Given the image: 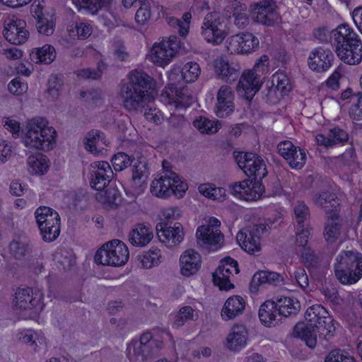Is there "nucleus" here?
Listing matches in <instances>:
<instances>
[{"label": "nucleus", "instance_id": "1", "mask_svg": "<svg viewBox=\"0 0 362 362\" xmlns=\"http://www.w3.org/2000/svg\"><path fill=\"white\" fill-rule=\"evenodd\" d=\"M305 322H299L293 329V335L301 339L310 348L315 347L317 337L329 339L334 335L337 322L322 305L308 308L305 314Z\"/></svg>", "mask_w": 362, "mask_h": 362}, {"label": "nucleus", "instance_id": "2", "mask_svg": "<svg viewBox=\"0 0 362 362\" xmlns=\"http://www.w3.org/2000/svg\"><path fill=\"white\" fill-rule=\"evenodd\" d=\"M156 95L151 78L142 71L134 70L129 74L127 81L122 83L119 98L126 109L134 110L141 104H152Z\"/></svg>", "mask_w": 362, "mask_h": 362}, {"label": "nucleus", "instance_id": "3", "mask_svg": "<svg viewBox=\"0 0 362 362\" xmlns=\"http://www.w3.org/2000/svg\"><path fill=\"white\" fill-rule=\"evenodd\" d=\"M57 132L43 117H35L25 122L22 130L25 147L42 152H49L57 144Z\"/></svg>", "mask_w": 362, "mask_h": 362}, {"label": "nucleus", "instance_id": "4", "mask_svg": "<svg viewBox=\"0 0 362 362\" xmlns=\"http://www.w3.org/2000/svg\"><path fill=\"white\" fill-rule=\"evenodd\" d=\"M337 56L346 64L357 65L362 61V40L347 24L338 25L331 32Z\"/></svg>", "mask_w": 362, "mask_h": 362}, {"label": "nucleus", "instance_id": "5", "mask_svg": "<svg viewBox=\"0 0 362 362\" xmlns=\"http://www.w3.org/2000/svg\"><path fill=\"white\" fill-rule=\"evenodd\" d=\"M45 304L43 293L30 287H19L12 295L11 308L22 318L38 322Z\"/></svg>", "mask_w": 362, "mask_h": 362}, {"label": "nucleus", "instance_id": "6", "mask_svg": "<svg viewBox=\"0 0 362 362\" xmlns=\"http://www.w3.org/2000/svg\"><path fill=\"white\" fill-rule=\"evenodd\" d=\"M188 183L183 177L173 172H165L155 177L150 185L151 193L160 199L174 197L182 199L187 190Z\"/></svg>", "mask_w": 362, "mask_h": 362}, {"label": "nucleus", "instance_id": "7", "mask_svg": "<svg viewBox=\"0 0 362 362\" xmlns=\"http://www.w3.org/2000/svg\"><path fill=\"white\" fill-rule=\"evenodd\" d=\"M337 279L344 285H351L362 277V255L356 251L341 252L334 266Z\"/></svg>", "mask_w": 362, "mask_h": 362}, {"label": "nucleus", "instance_id": "8", "mask_svg": "<svg viewBox=\"0 0 362 362\" xmlns=\"http://www.w3.org/2000/svg\"><path fill=\"white\" fill-rule=\"evenodd\" d=\"M221 222L214 216H207L195 231L197 243L206 249L218 250L223 245L224 235L221 230Z\"/></svg>", "mask_w": 362, "mask_h": 362}, {"label": "nucleus", "instance_id": "9", "mask_svg": "<svg viewBox=\"0 0 362 362\" xmlns=\"http://www.w3.org/2000/svg\"><path fill=\"white\" fill-rule=\"evenodd\" d=\"M129 258V251L122 241L115 239L103 244L95 253L94 261L97 264L122 267Z\"/></svg>", "mask_w": 362, "mask_h": 362}, {"label": "nucleus", "instance_id": "10", "mask_svg": "<svg viewBox=\"0 0 362 362\" xmlns=\"http://www.w3.org/2000/svg\"><path fill=\"white\" fill-rule=\"evenodd\" d=\"M181 47V42L175 36H170L155 42L148 54L146 59L154 65L165 68L175 57Z\"/></svg>", "mask_w": 362, "mask_h": 362}, {"label": "nucleus", "instance_id": "11", "mask_svg": "<svg viewBox=\"0 0 362 362\" xmlns=\"http://www.w3.org/2000/svg\"><path fill=\"white\" fill-rule=\"evenodd\" d=\"M35 216L42 239L52 242L57 239L60 233V218L58 213L48 206L38 207Z\"/></svg>", "mask_w": 362, "mask_h": 362}, {"label": "nucleus", "instance_id": "12", "mask_svg": "<svg viewBox=\"0 0 362 362\" xmlns=\"http://www.w3.org/2000/svg\"><path fill=\"white\" fill-rule=\"evenodd\" d=\"M204 40L213 45H221L228 35L226 24L217 13L206 16L201 28Z\"/></svg>", "mask_w": 362, "mask_h": 362}, {"label": "nucleus", "instance_id": "13", "mask_svg": "<svg viewBox=\"0 0 362 362\" xmlns=\"http://www.w3.org/2000/svg\"><path fill=\"white\" fill-rule=\"evenodd\" d=\"M239 272L236 260L230 257H224L221 259L218 266L212 273V282L220 291H230L235 288L231 277Z\"/></svg>", "mask_w": 362, "mask_h": 362}, {"label": "nucleus", "instance_id": "14", "mask_svg": "<svg viewBox=\"0 0 362 362\" xmlns=\"http://www.w3.org/2000/svg\"><path fill=\"white\" fill-rule=\"evenodd\" d=\"M266 231L263 224L250 225L241 229L236 235L240 247L249 254L259 252L262 247V235Z\"/></svg>", "mask_w": 362, "mask_h": 362}, {"label": "nucleus", "instance_id": "15", "mask_svg": "<svg viewBox=\"0 0 362 362\" xmlns=\"http://www.w3.org/2000/svg\"><path fill=\"white\" fill-rule=\"evenodd\" d=\"M259 39L252 33L243 32L228 37L225 41V48L228 54L247 55L257 50Z\"/></svg>", "mask_w": 362, "mask_h": 362}, {"label": "nucleus", "instance_id": "16", "mask_svg": "<svg viewBox=\"0 0 362 362\" xmlns=\"http://www.w3.org/2000/svg\"><path fill=\"white\" fill-rule=\"evenodd\" d=\"M161 344L152 339L150 333H145L139 340H133L127 346V355L131 360L147 359L158 354Z\"/></svg>", "mask_w": 362, "mask_h": 362}, {"label": "nucleus", "instance_id": "17", "mask_svg": "<svg viewBox=\"0 0 362 362\" xmlns=\"http://www.w3.org/2000/svg\"><path fill=\"white\" fill-rule=\"evenodd\" d=\"M156 231L159 242L168 249L179 247L185 236V228L180 222H175L173 225L158 223Z\"/></svg>", "mask_w": 362, "mask_h": 362}, {"label": "nucleus", "instance_id": "18", "mask_svg": "<svg viewBox=\"0 0 362 362\" xmlns=\"http://www.w3.org/2000/svg\"><path fill=\"white\" fill-rule=\"evenodd\" d=\"M230 194L239 200L255 202L259 199L264 192V187L259 180H246L229 186Z\"/></svg>", "mask_w": 362, "mask_h": 362}, {"label": "nucleus", "instance_id": "19", "mask_svg": "<svg viewBox=\"0 0 362 362\" xmlns=\"http://www.w3.org/2000/svg\"><path fill=\"white\" fill-rule=\"evenodd\" d=\"M238 166L249 177L261 180L267 175V168L264 160L257 154L252 153H238L236 156Z\"/></svg>", "mask_w": 362, "mask_h": 362}, {"label": "nucleus", "instance_id": "20", "mask_svg": "<svg viewBox=\"0 0 362 362\" xmlns=\"http://www.w3.org/2000/svg\"><path fill=\"white\" fill-rule=\"evenodd\" d=\"M203 259L201 254L193 248L185 250L178 259L179 274L185 278L197 276L202 270Z\"/></svg>", "mask_w": 362, "mask_h": 362}, {"label": "nucleus", "instance_id": "21", "mask_svg": "<svg viewBox=\"0 0 362 362\" xmlns=\"http://www.w3.org/2000/svg\"><path fill=\"white\" fill-rule=\"evenodd\" d=\"M113 177L110 165L106 161H95L90 165L89 182L91 188L101 191L108 186Z\"/></svg>", "mask_w": 362, "mask_h": 362}, {"label": "nucleus", "instance_id": "22", "mask_svg": "<svg viewBox=\"0 0 362 362\" xmlns=\"http://www.w3.org/2000/svg\"><path fill=\"white\" fill-rule=\"evenodd\" d=\"M247 306V296L238 294L231 295L223 302L220 311V317L224 322L234 320L244 315Z\"/></svg>", "mask_w": 362, "mask_h": 362}, {"label": "nucleus", "instance_id": "23", "mask_svg": "<svg viewBox=\"0 0 362 362\" xmlns=\"http://www.w3.org/2000/svg\"><path fill=\"white\" fill-rule=\"evenodd\" d=\"M149 174L146 163L144 159L134 165L132 181L130 185L125 189L126 194L132 197L142 194L146 188Z\"/></svg>", "mask_w": 362, "mask_h": 362}, {"label": "nucleus", "instance_id": "24", "mask_svg": "<svg viewBox=\"0 0 362 362\" xmlns=\"http://www.w3.org/2000/svg\"><path fill=\"white\" fill-rule=\"evenodd\" d=\"M249 331L242 323L233 324L225 338L224 344L227 349L233 353H239L249 344Z\"/></svg>", "mask_w": 362, "mask_h": 362}, {"label": "nucleus", "instance_id": "25", "mask_svg": "<svg viewBox=\"0 0 362 362\" xmlns=\"http://www.w3.org/2000/svg\"><path fill=\"white\" fill-rule=\"evenodd\" d=\"M3 35L11 44L20 45L24 44L29 38V31L26 22L19 18H11L4 23Z\"/></svg>", "mask_w": 362, "mask_h": 362}, {"label": "nucleus", "instance_id": "26", "mask_svg": "<svg viewBox=\"0 0 362 362\" xmlns=\"http://www.w3.org/2000/svg\"><path fill=\"white\" fill-rule=\"evenodd\" d=\"M82 144L88 153L99 156L106 154V148L110 145V141L103 132L92 129L86 134Z\"/></svg>", "mask_w": 362, "mask_h": 362}, {"label": "nucleus", "instance_id": "27", "mask_svg": "<svg viewBox=\"0 0 362 362\" xmlns=\"http://www.w3.org/2000/svg\"><path fill=\"white\" fill-rule=\"evenodd\" d=\"M262 85V79L259 76H257L252 71L246 70L240 78L237 92L240 97L250 100L259 90Z\"/></svg>", "mask_w": 362, "mask_h": 362}, {"label": "nucleus", "instance_id": "28", "mask_svg": "<svg viewBox=\"0 0 362 362\" xmlns=\"http://www.w3.org/2000/svg\"><path fill=\"white\" fill-rule=\"evenodd\" d=\"M333 61L334 54L330 49L317 47L310 53L308 66L313 71L322 73L331 68Z\"/></svg>", "mask_w": 362, "mask_h": 362}, {"label": "nucleus", "instance_id": "29", "mask_svg": "<svg viewBox=\"0 0 362 362\" xmlns=\"http://www.w3.org/2000/svg\"><path fill=\"white\" fill-rule=\"evenodd\" d=\"M26 171L31 177H42L51 167L49 158L41 153H31L26 159Z\"/></svg>", "mask_w": 362, "mask_h": 362}, {"label": "nucleus", "instance_id": "30", "mask_svg": "<svg viewBox=\"0 0 362 362\" xmlns=\"http://www.w3.org/2000/svg\"><path fill=\"white\" fill-rule=\"evenodd\" d=\"M154 238L151 226L140 223L133 226L128 235L129 243L136 247H144L149 245Z\"/></svg>", "mask_w": 362, "mask_h": 362}, {"label": "nucleus", "instance_id": "31", "mask_svg": "<svg viewBox=\"0 0 362 362\" xmlns=\"http://www.w3.org/2000/svg\"><path fill=\"white\" fill-rule=\"evenodd\" d=\"M274 4L272 0H264L252 8V17L258 23L272 25L276 19Z\"/></svg>", "mask_w": 362, "mask_h": 362}, {"label": "nucleus", "instance_id": "32", "mask_svg": "<svg viewBox=\"0 0 362 362\" xmlns=\"http://www.w3.org/2000/svg\"><path fill=\"white\" fill-rule=\"evenodd\" d=\"M347 140L348 134L339 127H334L328 132L318 133L315 135L317 144L326 148L344 144Z\"/></svg>", "mask_w": 362, "mask_h": 362}, {"label": "nucleus", "instance_id": "33", "mask_svg": "<svg viewBox=\"0 0 362 362\" xmlns=\"http://www.w3.org/2000/svg\"><path fill=\"white\" fill-rule=\"evenodd\" d=\"M96 200L105 209H117L121 205L122 197L118 188L111 185L105 191L101 190L95 196Z\"/></svg>", "mask_w": 362, "mask_h": 362}, {"label": "nucleus", "instance_id": "34", "mask_svg": "<svg viewBox=\"0 0 362 362\" xmlns=\"http://www.w3.org/2000/svg\"><path fill=\"white\" fill-rule=\"evenodd\" d=\"M161 100L175 107H186L192 104L194 98L185 92H178L176 88L165 87L161 93Z\"/></svg>", "mask_w": 362, "mask_h": 362}, {"label": "nucleus", "instance_id": "35", "mask_svg": "<svg viewBox=\"0 0 362 362\" xmlns=\"http://www.w3.org/2000/svg\"><path fill=\"white\" fill-rule=\"evenodd\" d=\"M279 316L296 315L300 310L299 300L293 296H282L274 301Z\"/></svg>", "mask_w": 362, "mask_h": 362}, {"label": "nucleus", "instance_id": "36", "mask_svg": "<svg viewBox=\"0 0 362 362\" xmlns=\"http://www.w3.org/2000/svg\"><path fill=\"white\" fill-rule=\"evenodd\" d=\"M278 311L273 300H266L259 306L258 316L261 323L265 327H271L278 322Z\"/></svg>", "mask_w": 362, "mask_h": 362}, {"label": "nucleus", "instance_id": "37", "mask_svg": "<svg viewBox=\"0 0 362 362\" xmlns=\"http://www.w3.org/2000/svg\"><path fill=\"white\" fill-rule=\"evenodd\" d=\"M139 265L144 269H151L159 266L164 261L162 250L153 246L138 256Z\"/></svg>", "mask_w": 362, "mask_h": 362}, {"label": "nucleus", "instance_id": "38", "mask_svg": "<svg viewBox=\"0 0 362 362\" xmlns=\"http://www.w3.org/2000/svg\"><path fill=\"white\" fill-rule=\"evenodd\" d=\"M327 217L324 235L327 243H333L337 241L341 235V221L336 210L329 214L327 213Z\"/></svg>", "mask_w": 362, "mask_h": 362}, {"label": "nucleus", "instance_id": "39", "mask_svg": "<svg viewBox=\"0 0 362 362\" xmlns=\"http://www.w3.org/2000/svg\"><path fill=\"white\" fill-rule=\"evenodd\" d=\"M197 190L204 197L218 202H224L228 197L226 188L217 187L211 182H204L199 185Z\"/></svg>", "mask_w": 362, "mask_h": 362}, {"label": "nucleus", "instance_id": "40", "mask_svg": "<svg viewBox=\"0 0 362 362\" xmlns=\"http://www.w3.org/2000/svg\"><path fill=\"white\" fill-rule=\"evenodd\" d=\"M30 59L36 64H50L57 57L55 48L51 45H44L33 49L30 52Z\"/></svg>", "mask_w": 362, "mask_h": 362}, {"label": "nucleus", "instance_id": "41", "mask_svg": "<svg viewBox=\"0 0 362 362\" xmlns=\"http://www.w3.org/2000/svg\"><path fill=\"white\" fill-rule=\"evenodd\" d=\"M310 235L308 227L302 226V230L296 235V252L301 255V258L305 263H308L313 259V252L308 247V241Z\"/></svg>", "mask_w": 362, "mask_h": 362}, {"label": "nucleus", "instance_id": "42", "mask_svg": "<svg viewBox=\"0 0 362 362\" xmlns=\"http://www.w3.org/2000/svg\"><path fill=\"white\" fill-rule=\"evenodd\" d=\"M199 318V312L189 305L181 306L173 317V325L180 327L190 321H195Z\"/></svg>", "mask_w": 362, "mask_h": 362}, {"label": "nucleus", "instance_id": "43", "mask_svg": "<svg viewBox=\"0 0 362 362\" xmlns=\"http://www.w3.org/2000/svg\"><path fill=\"white\" fill-rule=\"evenodd\" d=\"M93 25L90 22L81 21L67 27V33L71 39L85 40L90 36Z\"/></svg>", "mask_w": 362, "mask_h": 362}, {"label": "nucleus", "instance_id": "44", "mask_svg": "<svg viewBox=\"0 0 362 362\" xmlns=\"http://www.w3.org/2000/svg\"><path fill=\"white\" fill-rule=\"evenodd\" d=\"M156 6L149 1H143L135 14V21L140 25H144L149 23L153 18H158L160 13H156L153 8Z\"/></svg>", "mask_w": 362, "mask_h": 362}, {"label": "nucleus", "instance_id": "45", "mask_svg": "<svg viewBox=\"0 0 362 362\" xmlns=\"http://www.w3.org/2000/svg\"><path fill=\"white\" fill-rule=\"evenodd\" d=\"M111 0H73V4L78 11L95 14L103 6L108 4Z\"/></svg>", "mask_w": 362, "mask_h": 362}, {"label": "nucleus", "instance_id": "46", "mask_svg": "<svg viewBox=\"0 0 362 362\" xmlns=\"http://www.w3.org/2000/svg\"><path fill=\"white\" fill-rule=\"evenodd\" d=\"M193 125L202 134H215L221 127L218 121L209 119L205 117L196 118L193 122Z\"/></svg>", "mask_w": 362, "mask_h": 362}, {"label": "nucleus", "instance_id": "47", "mask_svg": "<svg viewBox=\"0 0 362 362\" xmlns=\"http://www.w3.org/2000/svg\"><path fill=\"white\" fill-rule=\"evenodd\" d=\"M63 92L62 80L57 76H52L48 81L47 99L50 101H55L59 98Z\"/></svg>", "mask_w": 362, "mask_h": 362}, {"label": "nucleus", "instance_id": "48", "mask_svg": "<svg viewBox=\"0 0 362 362\" xmlns=\"http://www.w3.org/2000/svg\"><path fill=\"white\" fill-rule=\"evenodd\" d=\"M296 146H295L291 141H281L279 144L277 148L279 154L284 157L285 160L288 162V164H293L294 165H299L301 164L302 156H299V158H296L297 160H294L291 158V153L293 152L296 149Z\"/></svg>", "mask_w": 362, "mask_h": 362}, {"label": "nucleus", "instance_id": "49", "mask_svg": "<svg viewBox=\"0 0 362 362\" xmlns=\"http://www.w3.org/2000/svg\"><path fill=\"white\" fill-rule=\"evenodd\" d=\"M272 85L284 96L291 90V85L288 76L283 72H276L272 77Z\"/></svg>", "mask_w": 362, "mask_h": 362}, {"label": "nucleus", "instance_id": "50", "mask_svg": "<svg viewBox=\"0 0 362 362\" xmlns=\"http://www.w3.org/2000/svg\"><path fill=\"white\" fill-rule=\"evenodd\" d=\"M234 24L238 28H245L249 22L247 13H245L246 6L240 4V1H235L233 4Z\"/></svg>", "mask_w": 362, "mask_h": 362}, {"label": "nucleus", "instance_id": "51", "mask_svg": "<svg viewBox=\"0 0 362 362\" xmlns=\"http://www.w3.org/2000/svg\"><path fill=\"white\" fill-rule=\"evenodd\" d=\"M182 78L187 83L195 81L201 74V68L196 62H187L182 67Z\"/></svg>", "mask_w": 362, "mask_h": 362}, {"label": "nucleus", "instance_id": "52", "mask_svg": "<svg viewBox=\"0 0 362 362\" xmlns=\"http://www.w3.org/2000/svg\"><path fill=\"white\" fill-rule=\"evenodd\" d=\"M191 19V13L187 12L183 14L182 20L171 17L168 19V22L170 26L179 28L178 33L180 35L186 36L189 33Z\"/></svg>", "mask_w": 362, "mask_h": 362}, {"label": "nucleus", "instance_id": "53", "mask_svg": "<svg viewBox=\"0 0 362 362\" xmlns=\"http://www.w3.org/2000/svg\"><path fill=\"white\" fill-rule=\"evenodd\" d=\"M212 67L215 74L222 77L231 76L235 72V70L230 67L228 62L221 57L213 61Z\"/></svg>", "mask_w": 362, "mask_h": 362}, {"label": "nucleus", "instance_id": "54", "mask_svg": "<svg viewBox=\"0 0 362 362\" xmlns=\"http://www.w3.org/2000/svg\"><path fill=\"white\" fill-rule=\"evenodd\" d=\"M36 28L39 33L44 35H51L55 30V20L53 16L47 15L36 23Z\"/></svg>", "mask_w": 362, "mask_h": 362}, {"label": "nucleus", "instance_id": "55", "mask_svg": "<svg viewBox=\"0 0 362 362\" xmlns=\"http://www.w3.org/2000/svg\"><path fill=\"white\" fill-rule=\"evenodd\" d=\"M183 211L180 206H171L164 207L159 212V218L163 221H177L182 217Z\"/></svg>", "mask_w": 362, "mask_h": 362}, {"label": "nucleus", "instance_id": "56", "mask_svg": "<svg viewBox=\"0 0 362 362\" xmlns=\"http://www.w3.org/2000/svg\"><path fill=\"white\" fill-rule=\"evenodd\" d=\"M324 362H354V358L345 350L334 349L329 352Z\"/></svg>", "mask_w": 362, "mask_h": 362}, {"label": "nucleus", "instance_id": "57", "mask_svg": "<svg viewBox=\"0 0 362 362\" xmlns=\"http://www.w3.org/2000/svg\"><path fill=\"white\" fill-rule=\"evenodd\" d=\"M111 162L115 171H122L132 164V159L129 155L119 152L113 156Z\"/></svg>", "mask_w": 362, "mask_h": 362}, {"label": "nucleus", "instance_id": "58", "mask_svg": "<svg viewBox=\"0 0 362 362\" xmlns=\"http://www.w3.org/2000/svg\"><path fill=\"white\" fill-rule=\"evenodd\" d=\"M345 76V69L343 66H338L326 81L328 88L332 90H337L339 88L340 81Z\"/></svg>", "mask_w": 362, "mask_h": 362}, {"label": "nucleus", "instance_id": "59", "mask_svg": "<svg viewBox=\"0 0 362 362\" xmlns=\"http://www.w3.org/2000/svg\"><path fill=\"white\" fill-rule=\"evenodd\" d=\"M347 109L351 119L362 120V95L360 97L354 98L352 103Z\"/></svg>", "mask_w": 362, "mask_h": 362}, {"label": "nucleus", "instance_id": "60", "mask_svg": "<svg viewBox=\"0 0 362 362\" xmlns=\"http://www.w3.org/2000/svg\"><path fill=\"white\" fill-rule=\"evenodd\" d=\"M13 149L11 142L0 138V164L8 162L13 155Z\"/></svg>", "mask_w": 362, "mask_h": 362}, {"label": "nucleus", "instance_id": "61", "mask_svg": "<svg viewBox=\"0 0 362 362\" xmlns=\"http://www.w3.org/2000/svg\"><path fill=\"white\" fill-rule=\"evenodd\" d=\"M28 84L19 78H13L8 84V91L14 95H22L28 91Z\"/></svg>", "mask_w": 362, "mask_h": 362}, {"label": "nucleus", "instance_id": "62", "mask_svg": "<svg viewBox=\"0 0 362 362\" xmlns=\"http://www.w3.org/2000/svg\"><path fill=\"white\" fill-rule=\"evenodd\" d=\"M233 93L230 87L228 86H221L216 95V104H233Z\"/></svg>", "mask_w": 362, "mask_h": 362}, {"label": "nucleus", "instance_id": "63", "mask_svg": "<svg viewBox=\"0 0 362 362\" xmlns=\"http://www.w3.org/2000/svg\"><path fill=\"white\" fill-rule=\"evenodd\" d=\"M35 341L31 346V349L36 353H45L47 349V339L45 333L42 330H37Z\"/></svg>", "mask_w": 362, "mask_h": 362}, {"label": "nucleus", "instance_id": "64", "mask_svg": "<svg viewBox=\"0 0 362 362\" xmlns=\"http://www.w3.org/2000/svg\"><path fill=\"white\" fill-rule=\"evenodd\" d=\"M248 71H252L253 73H255L257 76H259L260 77L262 75L268 73L269 71V57L267 55L261 56L256 61L253 68L248 69Z\"/></svg>", "mask_w": 362, "mask_h": 362}]
</instances>
